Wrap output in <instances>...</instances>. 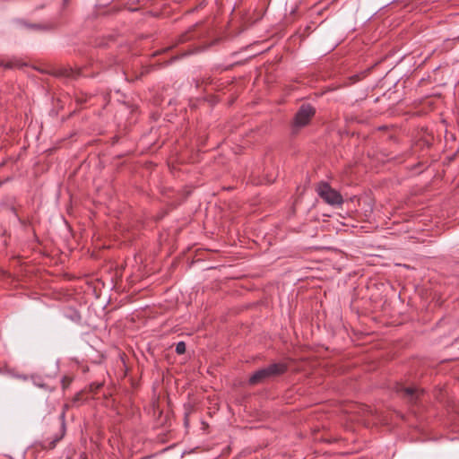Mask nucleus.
<instances>
[{"mask_svg": "<svg viewBox=\"0 0 459 459\" xmlns=\"http://www.w3.org/2000/svg\"><path fill=\"white\" fill-rule=\"evenodd\" d=\"M286 368V366L281 363L270 365L269 367L259 369L254 373V375L249 378V383L253 385L263 383L267 378L284 373Z\"/></svg>", "mask_w": 459, "mask_h": 459, "instance_id": "obj_1", "label": "nucleus"}, {"mask_svg": "<svg viewBox=\"0 0 459 459\" xmlns=\"http://www.w3.org/2000/svg\"><path fill=\"white\" fill-rule=\"evenodd\" d=\"M317 195L330 205H341L343 203L342 195L325 182H320L316 188Z\"/></svg>", "mask_w": 459, "mask_h": 459, "instance_id": "obj_2", "label": "nucleus"}, {"mask_svg": "<svg viewBox=\"0 0 459 459\" xmlns=\"http://www.w3.org/2000/svg\"><path fill=\"white\" fill-rule=\"evenodd\" d=\"M315 115V109L309 105H303L294 118V126L298 127L307 126Z\"/></svg>", "mask_w": 459, "mask_h": 459, "instance_id": "obj_3", "label": "nucleus"}, {"mask_svg": "<svg viewBox=\"0 0 459 459\" xmlns=\"http://www.w3.org/2000/svg\"><path fill=\"white\" fill-rule=\"evenodd\" d=\"M400 392L409 398L410 401H414L419 397L421 391L416 387H402Z\"/></svg>", "mask_w": 459, "mask_h": 459, "instance_id": "obj_4", "label": "nucleus"}, {"mask_svg": "<svg viewBox=\"0 0 459 459\" xmlns=\"http://www.w3.org/2000/svg\"><path fill=\"white\" fill-rule=\"evenodd\" d=\"M186 351V344L184 342H179L176 345V352L178 354H183Z\"/></svg>", "mask_w": 459, "mask_h": 459, "instance_id": "obj_5", "label": "nucleus"}, {"mask_svg": "<svg viewBox=\"0 0 459 459\" xmlns=\"http://www.w3.org/2000/svg\"><path fill=\"white\" fill-rule=\"evenodd\" d=\"M63 435H64V434L62 433L60 437H56L54 440H52V441L49 443L48 447H49V448H54V447L56 446V443H57V442L62 438Z\"/></svg>", "mask_w": 459, "mask_h": 459, "instance_id": "obj_6", "label": "nucleus"}, {"mask_svg": "<svg viewBox=\"0 0 459 459\" xmlns=\"http://www.w3.org/2000/svg\"><path fill=\"white\" fill-rule=\"evenodd\" d=\"M101 386V384H91L90 385V390L91 392H96L97 390H99Z\"/></svg>", "mask_w": 459, "mask_h": 459, "instance_id": "obj_7", "label": "nucleus"}, {"mask_svg": "<svg viewBox=\"0 0 459 459\" xmlns=\"http://www.w3.org/2000/svg\"><path fill=\"white\" fill-rule=\"evenodd\" d=\"M84 395H85V393H84V392H81V393H79V394L76 395L75 399H76L77 401H80V400H85V399H87L88 397H84Z\"/></svg>", "mask_w": 459, "mask_h": 459, "instance_id": "obj_8", "label": "nucleus"}]
</instances>
